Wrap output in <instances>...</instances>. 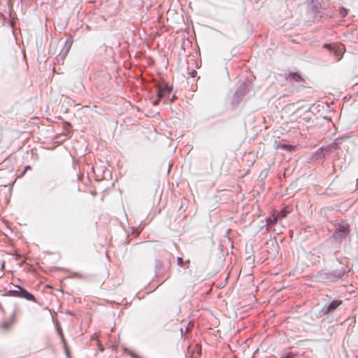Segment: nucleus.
<instances>
[{"instance_id":"obj_13","label":"nucleus","mask_w":358,"mask_h":358,"mask_svg":"<svg viewBox=\"0 0 358 358\" xmlns=\"http://www.w3.org/2000/svg\"><path fill=\"white\" fill-rule=\"evenodd\" d=\"M164 266V263L160 259H156L155 262V272L156 275H159L161 274V270Z\"/></svg>"},{"instance_id":"obj_31","label":"nucleus","mask_w":358,"mask_h":358,"mask_svg":"<svg viewBox=\"0 0 358 358\" xmlns=\"http://www.w3.org/2000/svg\"><path fill=\"white\" fill-rule=\"evenodd\" d=\"M312 106H313V105H312L310 107H309L308 109L306 112V113L309 112L310 110V108H311Z\"/></svg>"},{"instance_id":"obj_11","label":"nucleus","mask_w":358,"mask_h":358,"mask_svg":"<svg viewBox=\"0 0 358 358\" xmlns=\"http://www.w3.org/2000/svg\"><path fill=\"white\" fill-rule=\"evenodd\" d=\"M278 219L275 211L273 210L271 215L266 218V222L267 224L275 225L277 223Z\"/></svg>"},{"instance_id":"obj_5","label":"nucleus","mask_w":358,"mask_h":358,"mask_svg":"<svg viewBox=\"0 0 358 358\" xmlns=\"http://www.w3.org/2000/svg\"><path fill=\"white\" fill-rule=\"evenodd\" d=\"M323 280L334 282L338 279H343L345 276V272L343 270L336 269L329 272H324L321 274Z\"/></svg>"},{"instance_id":"obj_32","label":"nucleus","mask_w":358,"mask_h":358,"mask_svg":"<svg viewBox=\"0 0 358 358\" xmlns=\"http://www.w3.org/2000/svg\"><path fill=\"white\" fill-rule=\"evenodd\" d=\"M79 278H81L80 275L76 274Z\"/></svg>"},{"instance_id":"obj_16","label":"nucleus","mask_w":358,"mask_h":358,"mask_svg":"<svg viewBox=\"0 0 358 358\" xmlns=\"http://www.w3.org/2000/svg\"><path fill=\"white\" fill-rule=\"evenodd\" d=\"M189 264V260H184L182 257H178L177 258V264L181 267H184L186 264Z\"/></svg>"},{"instance_id":"obj_25","label":"nucleus","mask_w":358,"mask_h":358,"mask_svg":"<svg viewBox=\"0 0 358 358\" xmlns=\"http://www.w3.org/2000/svg\"><path fill=\"white\" fill-rule=\"evenodd\" d=\"M159 101H160V100H159V99H157V100H155V101H154L152 102V104H153L154 106H157V105H158V104H159Z\"/></svg>"},{"instance_id":"obj_14","label":"nucleus","mask_w":358,"mask_h":358,"mask_svg":"<svg viewBox=\"0 0 358 358\" xmlns=\"http://www.w3.org/2000/svg\"><path fill=\"white\" fill-rule=\"evenodd\" d=\"M320 5L318 3H316L311 7L310 13L313 14L315 18H316L317 16L319 17H322V15L320 14Z\"/></svg>"},{"instance_id":"obj_28","label":"nucleus","mask_w":358,"mask_h":358,"mask_svg":"<svg viewBox=\"0 0 358 358\" xmlns=\"http://www.w3.org/2000/svg\"><path fill=\"white\" fill-rule=\"evenodd\" d=\"M175 99H176V96H175V95H173V96H172V98H171V100H170V101H171V102H173V101L175 100Z\"/></svg>"},{"instance_id":"obj_15","label":"nucleus","mask_w":358,"mask_h":358,"mask_svg":"<svg viewBox=\"0 0 358 358\" xmlns=\"http://www.w3.org/2000/svg\"><path fill=\"white\" fill-rule=\"evenodd\" d=\"M289 213V210H288V207L285 206L282 208L279 213H276V216L278 219H282L286 217Z\"/></svg>"},{"instance_id":"obj_24","label":"nucleus","mask_w":358,"mask_h":358,"mask_svg":"<svg viewBox=\"0 0 358 358\" xmlns=\"http://www.w3.org/2000/svg\"><path fill=\"white\" fill-rule=\"evenodd\" d=\"M10 324L8 322H4L2 324V327L6 329H8L10 327Z\"/></svg>"},{"instance_id":"obj_21","label":"nucleus","mask_w":358,"mask_h":358,"mask_svg":"<svg viewBox=\"0 0 358 358\" xmlns=\"http://www.w3.org/2000/svg\"><path fill=\"white\" fill-rule=\"evenodd\" d=\"M64 349L65 354H66L67 358H71L70 351L67 347V345H66V347H64Z\"/></svg>"},{"instance_id":"obj_26","label":"nucleus","mask_w":358,"mask_h":358,"mask_svg":"<svg viewBox=\"0 0 358 358\" xmlns=\"http://www.w3.org/2000/svg\"><path fill=\"white\" fill-rule=\"evenodd\" d=\"M31 169V166H30V165H27V166L24 167V170L27 172L28 170H29V169Z\"/></svg>"},{"instance_id":"obj_8","label":"nucleus","mask_w":358,"mask_h":358,"mask_svg":"<svg viewBox=\"0 0 358 358\" xmlns=\"http://www.w3.org/2000/svg\"><path fill=\"white\" fill-rule=\"evenodd\" d=\"M273 146L276 149L282 148L284 150H289V145L286 143V141L284 139H282L280 137L275 139Z\"/></svg>"},{"instance_id":"obj_2","label":"nucleus","mask_w":358,"mask_h":358,"mask_svg":"<svg viewBox=\"0 0 358 358\" xmlns=\"http://www.w3.org/2000/svg\"><path fill=\"white\" fill-rule=\"evenodd\" d=\"M350 233V226L346 221H342L336 227L335 231L330 236V239H333L338 243H341L343 239L349 236Z\"/></svg>"},{"instance_id":"obj_4","label":"nucleus","mask_w":358,"mask_h":358,"mask_svg":"<svg viewBox=\"0 0 358 358\" xmlns=\"http://www.w3.org/2000/svg\"><path fill=\"white\" fill-rule=\"evenodd\" d=\"M248 92L247 84L242 83L234 92L231 103L234 108H236L242 101L243 97Z\"/></svg>"},{"instance_id":"obj_23","label":"nucleus","mask_w":358,"mask_h":358,"mask_svg":"<svg viewBox=\"0 0 358 358\" xmlns=\"http://www.w3.org/2000/svg\"><path fill=\"white\" fill-rule=\"evenodd\" d=\"M189 73L192 78H194L197 74V71L195 69H192Z\"/></svg>"},{"instance_id":"obj_12","label":"nucleus","mask_w":358,"mask_h":358,"mask_svg":"<svg viewBox=\"0 0 358 358\" xmlns=\"http://www.w3.org/2000/svg\"><path fill=\"white\" fill-rule=\"evenodd\" d=\"M71 45H72V41L67 40L65 42V44L64 45L62 50H61L59 55H62L63 57H65L69 52Z\"/></svg>"},{"instance_id":"obj_9","label":"nucleus","mask_w":358,"mask_h":358,"mask_svg":"<svg viewBox=\"0 0 358 358\" xmlns=\"http://www.w3.org/2000/svg\"><path fill=\"white\" fill-rule=\"evenodd\" d=\"M285 79L295 82H301L303 80L301 76L298 72H289L285 76Z\"/></svg>"},{"instance_id":"obj_22","label":"nucleus","mask_w":358,"mask_h":358,"mask_svg":"<svg viewBox=\"0 0 358 358\" xmlns=\"http://www.w3.org/2000/svg\"><path fill=\"white\" fill-rule=\"evenodd\" d=\"M311 117L308 115H305L302 117V120L306 122H309L311 120Z\"/></svg>"},{"instance_id":"obj_34","label":"nucleus","mask_w":358,"mask_h":358,"mask_svg":"<svg viewBox=\"0 0 358 358\" xmlns=\"http://www.w3.org/2000/svg\"><path fill=\"white\" fill-rule=\"evenodd\" d=\"M358 358V357H357Z\"/></svg>"},{"instance_id":"obj_6","label":"nucleus","mask_w":358,"mask_h":358,"mask_svg":"<svg viewBox=\"0 0 358 358\" xmlns=\"http://www.w3.org/2000/svg\"><path fill=\"white\" fill-rule=\"evenodd\" d=\"M173 90V87L169 86L168 84H164L162 87H160L157 91V99L159 100H162L166 95H169Z\"/></svg>"},{"instance_id":"obj_19","label":"nucleus","mask_w":358,"mask_h":358,"mask_svg":"<svg viewBox=\"0 0 358 358\" xmlns=\"http://www.w3.org/2000/svg\"><path fill=\"white\" fill-rule=\"evenodd\" d=\"M55 328H56V331H57V334H58L59 335H60V334H61V333H63V332H62V327H61V326H60L59 324H55Z\"/></svg>"},{"instance_id":"obj_1","label":"nucleus","mask_w":358,"mask_h":358,"mask_svg":"<svg viewBox=\"0 0 358 358\" xmlns=\"http://www.w3.org/2000/svg\"><path fill=\"white\" fill-rule=\"evenodd\" d=\"M343 301L340 299L332 300L322 299L311 310L305 314V317H309L312 322L321 320L322 322H332L334 316L341 309Z\"/></svg>"},{"instance_id":"obj_10","label":"nucleus","mask_w":358,"mask_h":358,"mask_svg":"<svg viewBox=\"0 0 358 358\" xmlns=\"http://www.w3.org/2000/svg\"><path fill=\"white\" fill-rule=\"evenodd\" d=\"M324 48L329 49L330 51H334V53L336 57L337 58L338 61L342 58L343 54H342L341 50H335L334 48H331V45L328 43H324Z\"/></svg>"},{"instance_id":"obj_35","label":"nucleus","mask_w":358,"mask_h":358,"mask_svg":"<svg viewBox=\"0 0 358 358\" xmlns=\"http://www.w3.org/2000/svg\"><path fill=\"white\" fill-rule=\"evenodd\" d=\"M117 358V357H116Z\"/></svg>"},{"instance_id":"obj_18","label":"nucleus","mask_w":358,"mask_h":358,"mask_svg":"<svg viewBox=\"0 0 358 358\" xmlns=\"http://www.w3.org/2000/svg\"><path fill=\"white\" fill-rule=\"evenodd\" d=\"M339 14L342 17H345L348 13V10L343 6L338 8Z\"/></svg>"},{"instance_id":"obj_33","label":"nucleus","mask_w":358,"mask_h":358,"mask_svg":"<svg viewBox=\"0 0 358 358\" xmlns=\"http://www.w3.org/2000/svg\"><path fill=\"white\" fill-rule=\"evenodd\" d=\"M255 2H258V1H259V0H255Z\"/></svg>"},{"instance_id":"obj_3","label":"nucleus","mask_w":358,"mask_h":358,"mask_svg":"<svg viewBox=\"0 0 358 358\" xmlns=\"http://www.w3.org/2000/svg\"><path fill=\"white\" fill-rule=\"evenodd\" d=\"M14 289L6 291V296L22 298L27 301L36 302L35 296L20 285H13Z\"/></svg>"},{"instance_id":"obj_30","label":"nucleus","mask_w":358,"mask_h":358,"mask_svg":"<svg viewBox=\"0 0 358 358\" xmlns=\"http://www.w3.org/2000/svg\"><path fill=\"white\" fill-rule=\"evenodd\" d=\"M59 136H66L65 134H61L55 137V138H58Z\"/></svg>"},{"instance_id":"obj_27","label":"nucleus","mask_w":358,"mask_h":358,"mask_svg":"<svg viewBox=\"0 0 358 358\" xmlns=\"http://www.w3.org/2000/svg\"><path fill=\"white\" fill-rule=\"evenodd\" d=\"M25 173H26V171H25L24 170H23V171H22V173L20 174L19 177H22V176H24V174H25Z\"/></svg>"},{"instance_id":"obj_20","label":"nucleus","mask_w":358,"mask_h":358,"mask_svg":"<svg viewBox=\"0 0 358 358\" xmlns=\"http://www.w3.org/2000/svg\"><path fill=\"white\" fill-rule=\"evenodd\" d=\"M59 337H60V338H61L62 342L63 343V345H64V347H66V345L67 344H66V341H65V338H64V336L63 333H61V334H60V335H59Z\"/></svg>"},{"instance_id":"obj_7","label":"nucleus","mask_w":358,"mask_h":358,"mask_svg":"<svg viewBox=\"0 0 358 358\" xmlns=\"http://www.w3.org/2000/svg\"><path fill=\"white\" fill-rule=\"evenodd\" d=\"M331 152H333L330 149H327V145L322 146L315 152V157L317 159H321L329 156Z\"/></svg>"},{"instance_id":"obj_29","label":"nucleus","mask_w":358,"mask_h":358,"mask_svg":"<svg viewBox=\"0 0 358 358\" xmlns=\"http://www.w3.org/2000/svg\"><path fill=\"white\" fill-rule=\"evenodd\" d=\"M322 118H323V119H325V120H328V121H329V120H330V118H329V117H326V116H323V117H322Z\"/></svg>"},{"instance_id":"obj_17","label":"nucleus","mask_w":358,"mask_h":358,"mask_svg":"<svg viewBox=\"0 0 358 358\" xmlns=\"http://www.w3.org/2000/svg\"><path fill=\"white\" fill-rule=\"evenodd\" d=\"M339 148L338 143L336 141H334L329 145H327V149H330L331 151L334 152V150Z\"/></svg>"}]
</instances>
